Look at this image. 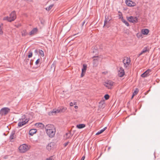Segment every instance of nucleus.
<instances>
[{
  "label": "nucleus",
  "instance_id": "nucleus-1",
  "mask_svg": "<svg viewBox=\"0 0 160 160\" xmlns=\"http://www.w3.org/2000/svg\"><path fill=\"white\" fill-rule=\"evenodd\" d=\"M29 120L25 115H22L21 118L19 119V122L18 123V126L19 127H21L26 124Z\"/></svg>",
  "mask_w": 160,
  "mask_h": 160
},
{
  "label": "nucleus",
  "instance_id": "nucleus-2",
  "mask_svg": "<svg viewBox=\"0 0 160 160\" xmlns=\"http://www.w3.org/2000/svg\"><path fill=\"white\" fill-rule=\"evenodd\" d=\"M67 109V108L65 107H61L59 108L56 109H54L52 111H50L48 113V114L50 116L53 115V114H56L61 112H64Z\"/></svg>",
  "mask_w": 160,
  "mask_h": 160
},
{
  "label": "nucleus",
  "instance_id": "nucleus-3",
  "mask_svg": "<svg viewBox=\"0 0 160 160\" xmlns=\"http://www.w3.org/2000/svg\"><path fill=\"white\" fill-rule=\"evenodd\" d=\"M29 149L28 146L25 144H23L20 146L19 149L21 152L24 153L27 151Z\"/></svg>",
  "mask_w": 160,
  "mask_h": 160
},
{
  "label": "nucleus",
  "instance_id": "nucleus-4",
  "mask_svg": "<svg viewBox=\"0 0 160 160\" xmlns=\"http://www.w3.org/2000/svg\"><path fill=\"white\" fill-rule=\"evenodd\" d=\"M122 62L124 64V68H128L129 67L131 62L130 58L128 57H124Z\"/></svg>",
  "mask_w": 160,
  "mask_h": 160
},
{
  "label": "nucleus",
  "instance_id": "nucleus-5",
  "mask_svg": "<svg viewBox=\"0 0 160 160\" xmlns=\"http://www.w3.org/2000/svg\"><path fill=\"white\" fill-rule=\"evenodd\" d=\"M114 82L109 80H107L104 84V86H105L108 89H111L113 85Z\"/></svg>",
  "mask_w": 160,
  "mask_h": 160
},
{
  "label": "nucleus",
  "instance_id": "nucleus-6",
  "mask_svg": "<svg viewBox=\"0 0 160 160\" xmlns=\"http://www.w3.org/2000/svg\"><path fill=\"white\" fill-rule=\"evenodd\" d=\"M10 109L8 108H4L0 111V114L2 116L7 114L9 112Z\"/></svg>",
  "mask_w": 160,
  "mask_h": 160
},
{
  "label": "nucleus",
  "instance_id": "nucleus-7",
  "mask_svg": "<svg viewBox=\"0 0 160 160\" xmlns=\"http://www.w3.org/2000/svg\"><path fill=\"white\" fill-rule=\"evenodd\" d=\"M56 130H52L46 132L48 136L50 138H52L54 136Z\"/></svg>",
  "mask_w": 160,
  "mask_h": 160
},
{
  "label": "nucleus",
  "instance_id": "nucleus-8",
  "mask_svg": "<svg viewBox=\"0 0 160 160\" xmlns=\"http://www.w3.org/2000/svg\"><path fill=\"white\" fill-rule=\"evenodd\" d=\"M128 20L131 22L137 23L138 22V18L136 17L130 16L128 18Z\"/></svg>",
  "mask_w": 160,
  "mask_h": 160
},
{
  "label": "nucleus",
  "instance_id": "nucleus-9",
  "mask_svg": "<svg viewBox=\"0 0 160 160\" xmlns=\"http://www.w3.org/2000/svg\"><path fill=\"white\" fill-rule=\"evenodd\" d=\"M45 129L46 132L50 131L51 130H56L55 126L51 124L47 125L45 127Z\"/></svg>",
  "mask_w": 160,
  "mask_h": 160
},
{
  "label": "nucleus",
  "instance_id": "nucleus-10",
  "mask_svg": "<svg viewBox=\"0 0 160 160\" xmlns=\"http://www.w3.org/2000/svg\"><path fill=\"white\" fill-rule=\"evenodd\" d=\"M87 68V65L86 64L83 65V67L82 69V73L81 74V77H82L84 75Z\"/></svg>",
  "mask_w": 160,
  "mask_h": 160
},
{
  "label": "nucleus",
  "instance_id": "nucleus-11",
  "mask_svg": "<svg viewBox=\"0 0 160 160\" xmlns=\"http://www.w3.org/2000/svg\"><path fill=\"white\" fill-rule=\"evenodd\" d=\"M10 18L12 21H14L16 18V15L15 11H12L10 14Z\"/></svg>",
  "mask_w": 160,
  "mask_h": 160
},
{
  "label": "nucleus",
  "instance_id": "nucleus-12",
  "mask_svg": "<svg viewBox=\"0 0 160 160\" xmlns=\"http://www.w3.org/2000/svg\"><path fill=\"white\" fill-rule=\"evenodd\" d=\"M93 63L94 66H97L98 64V56H94L93 57Z\"/></svg>",
  "mask_w": 160,
  "mask_h": 160
},
{
  "label": "nucleus",
  "instance_id": "nucleus-13",
  "mask_svg": "<svg viewBox=\"0 0 160 160\" xmlns=\"http://www.w3.org/2000/svg\"><path fill=\"white\" fill-rule=\"evenodd\" d=\"M151 72V70L150 69H148L147 71L141 75V77L142 78H145L149 75V73Z\"/></svg>",
  "mask_w": 160,
  "mask_h": 160
},
{
  "label": "nucleus",
  "instance_id": "nucleus-14",
  "mask_svg": "<svg viewBox=\"0 0 160 160\" xmlns=\"http://www.w3.org/2000/svg\"><path fill=\"white\" fill-rule=\"evenodd\" d=\"M38 29L37 28H33L29 33V35L30 36H32L37 33Z\"/></svg>",
  "mask_w": 160,
  "mask_h": 160
},
{
  "label": "nucleus",
  "instance_id": "nucleus-15",
  "mask_svg": "<svg viewBox=\"0 0 160 160\" xmlns=\"http://www.w3.org/2000/svg\"><path fill=\"white\" fill-rule=\"evenodd\" d=\"M15 131L14 130L11 133V135L9 137V139L11 142H13V139L15 138Z\"/></svg>",
  "mask_w": 160,
  "mask_h": 160
},
{
  "label": "nucleus",
  "instance_id": "nucleus-16",
  "mask_svg": "<svg viewBox=\"0 0 160 160\" xmlns=\"http://www.w3.org/2000/svg\"><path fill=\"white\" fill-rule=\"evenodd\" d=\"M125 74V72L123 69L122 67L120 68V70L119 71L118 75L120 77H122Z\"/></svg>",
  "mask_w": 160,
  "mask_h": 160
},
{
  "label": "nucleus",
  "instance_id": "nucleus-17",
  "mask_svg": "<svg viewBox=\"0 0 160 160\" xmlns=\"http://www.w3.org/2000/svg\"><path fill=\"white\" fill-rule=\"evenodd\" d=\"M53 142H51L48 144L46 147V148L48 151H50L53 148Z\"/></svg>",
  "mask_w": 160,
  "mask_h": 160
},
{
  "label": "nucleus",
  "instance_id": "nucleus-18",
  "mask_svg": "<svg viewBox=\"0 0 160 160\" xmlns=\"http://www.w3.org/2000/svg\"><path fill=\"white\" fill-rule=\"evenodd\" d=\"M37 130L36 129H31L29 132V134L31 136H32L34 134L37 132Z\"/></svg>",
  "mask_w": 160,
  "mask_h": 160
},
{
  "label": "nucleus",
  "instance_id": "nucleus-19",
  "mask_svg": "<svg viewBox=\"0 0 160 160\" xmlns=\"http://www.w3.org/2000/svg\"><path fill=\"white\" fill-rule=\"evenodd\" d=\"M126 3L127 4V5L129 6H134L133 3L131 1L129 0H126Z\"/></svg>",
  "mask_w": 160,
  "mask_h": 160
},
{
  "label": "nucleus",
  "instance_id": "nucleus-20",
  "mask_svg": "<svg viewBox=\"0 0 160 160\" xmlns=\"http://www.w3.org/2000/svg\"><path fill=\"white\" fill-rule=\"evenodd\" d=\"M21 34L22 35L23 37H25L27 36L29 34L27 32V31L26 30H23L21 31Z\"/></svg>",
  "mask_w": 160,
  "mask_h": 160
},
{
  "label": "nucleus",
  "instance_id": "nucleus-21",
  "mask_svg": "<svg viewBox=\"0 0 160 160\" xmlns=\"http://www.w3.org/2000/svg\"><path fill=\"white\" fill-rule=\"evenodd\" d=\"M35 125L37 127H39L41 128L44 127V125L42 123H36Z\"/></svg>",
  "mask_w": 160,
  "mask_h": 160
},
{
  "label": "nucleus",
  "instance_id": "nucleus-22",
  "mask_svg": "<svg viewBox=\"0 0 160 160\" xmlns=\"http://www.w3.org/2000/svg\"><path fill=\"white\" fill-rule=\"evenodd\" d=\"M142 33L144 35H147L148 34L149 31L147 29H143L142 30Z\"/></svg>",
  "mask_w": 160,
  "mask_h": 160
},
{
  "label": "nucleus",
  "instance_id": "nucleus-23",
  "mask_svg": "<svg viewBox=\"0 0 160 160\" xmlns=\"http://www.w3.org/2000/svg\"><path fill=\"white\" fill-rule=\"evenodd\" d=\"M85 127V125L84 124H78L76 127L78 129H81Z\"/></svg>",
  "mask_w": 160,
  "mask_h": 160
},
{
  "label": "nucleus",
  "instance_id": "nucleus-24",
  "mask_svg": "<svg viewBox=\"0 0 160 160\" xmlns=\"http://www.w3.org/2000/svg\"><path fill=\"white\" fill-rule=\"evenodd\" d=\"M3 24L2 23H0V35L3 34L2 31Z\"/></svg>",
  "mask_w": 160,
  "mask_h": 160
},
{
  "label": "nucleus",
  "instance_id": "nucleus-25",
  "mask_svg": "<svg viewBox=\"0 0 160 160\" xmlns=\"http://www.w3.org/2000/svg\"><path fill=\"white\" fill-rule=\"evenodd\" d=\"M149 51V49H148V48L147 47H145L143 48L142 51V52H143L144 53L147 52H148Z\"/></svg>",
  "mask_w": 160,
  "mask_h": 160
},
{
  "label": "nucleus",
  "instance_id": "nucleus-26",
  "mask_svg": "<svg viewBox=\"0 0 160 160\" xmlns=\"http://www.w3.org/2000/svg\"><path fill=\"white\" fill-rule=\"evenodd\" d=\"M122 22L125 24L127 26H129V23L127 21L125 20L124 19H123L122 20Z\"/></svg>",
  "mask_w": 160,
  "mask_h": 160
},
{
  "label": "nucleus",
  "instance_id": "nucleus-27",
  "mask_svg": "<svg viewBox=\"0 0 160 160\" xmlns=\"http://www.w3.org/2000/svg\"><path fill=\"white\" fill-rule=\"evenodd\" d=\"M53 6V4H51L50 5L49 7H47L46 8V10L48 11L50 10Z\"/></svg>",
  "mask_w": 160,
  "mask_h": 160
},
{
  "label": "nucleus",
  "instance_id": "nucleus-28",
  "mask_svg": "<svg viewBox=\"0 0 160 160\" xmlns=\"http://www.w3.org/2000/svg\"><path fill=\"white\" fill-rule=\"evenodd\" d=\"M3 20H7L8 21L11 22L12 21H11V19H10V17H5L4 18H3Z\"/></svg>",
  "mask_w": 160,
  "mask_h": 160
},
{
  "label": "nucleus",
  "instance_id": "nucleus-29",
  "mask_svg": "<svg viewBox=\"0 0 160 160\" xmlns=\"http://www.w3.org/2000/svg\"><path fill=\"white\" fill-rule=\"evenodd\" d=\"M110 19L108 20V17H107V18L106 17L105 20L104 21V26L107 24L108 22H109L110 21Z\"/></svg>",
  "mask_w": 160,
  "mask_h": 160
},
{
  "label": "nucleus",
  "instance_id": "nucleus-30",
  "mask_svg": "<svg viewBox=\"0 0 160 160\" xmlns=\"http://www.w3.org/2000/svg\"><path fill=\"white\" fill-rule=\"evenodd\" d=\"M118 12L119 13L118 14L119 17V18L121 19V20H122L123 19H124L122 17V13L120 11H118Z\"/></svg>",
  "mask_w": 160,
  "mask_h": 160
},
{
  "label": "nucleus",
  "instance_id": "nucleus-31",
  "mask_svg": "<svg viewBox=\"0 0 160 160\" xmlns=\"http://www.w3.org/2000/svg\"><path fill=\"white\" fill-rule=\"evenodd\" d=\"M39 54L41 55L42 57H43L44 56L43 52L42 50H39Z\"/></svg>",
  "mask_w": 160,
  "mask_h": 160
},
{
  "label": "nucleus",
  "instance_id": "nucleus-32",
  "mask_svg": "<svg viewBox=\"0 0 160 160\" xmlns=\"http://www.w3.org/2000/svg\"><path fill=\"white\" fill-rule=\"evenodd\" d=\"M139 92V90L138 88H136L135 90L133 93V94H134L135 95H136Z\"/></svg>",
  "mask_w": 160,
  "mask_h": 160
},
{
  "label": "nucleus",
  "instance_id": "nucleus-33",
  "mask_svg": "<svg viewBox=\"0 0 160 160\" xmlns=\"http://www.w3.org/2000/svg\"><path fill=\"white\" fill-rule=\"evenodd\" d=\"M32 52L29 51L28 52V58H30L32 56Z\"/></svg>",
  "mask_w": 160,
  "mask_h": 160
},
{
  "label": "nucleus",
  "instance_id": "nucleus-34",
  "mask_svg": "<svg viewBox=\"0 0 160 160\" xmlns=\"http://www.w3.org/2000/svg\"><path fill=\"white\" fill-rule=\"evenodd\" d=\"M106 100H108L109 98V96L108 94H106L104 97Z\"/></svg>",
  "mask_w": 160,
  "mask_h": 160
},
{
  "label": "nucleus",
  "instance_id": "nucleus-35",
  "mask_svg": "<svg viewBox=\"0 0 160 160\" xmlns=\"http://www.w3.org/2000/svg\"><path fill=\"white\" fill-rule=\"evenodd\" d=\"M103 130H102V129H101V130H100V131H99L98 132L96 133V135H99L101 133H102L103 132Z\"/></svg>",
  "mask_w": 160,
  "mask_h": 160
},
{
  "label": "nucleus",
  "instance_id": "nucleus-36",
  "mask_svg": "<svg viewBox=\"0 0 160 160\" xmlns=\"http://www.w3.org/2000/svg\"><path fill=\"white\" fill-rule=\"evenodd\" d=\"M40 61V59L39 58H38L36 61L35 64L36 65H37L39 63Z\"/></svg>",
  "mask_w": 160,
  "mask_h": 160
},
{
  "label": "nucleus",
  "instance_id": "nucleus-37",
  "mask_svg": "<svg viewBox=\"0 0 160 160\" xmlns=\"http://www.w3.org/2000/svg\"><path fill=\"white\" fill-rule=\"evenodd\" d=\"M46 160H54L52 158V157H51L49 158H47Z\"/></svg>",
  "mask_w": 160,
  "mask_h": 160
},
{
  "label": "nucleus",
  "instance_id": "nucleus-38",
  "mask_svg": "<svg viewBox=\"0 0 160 160\" xmlns=\"http://www.w3.org/2000/svg\"><path fill=\"white\" fill-rule=\"evenodd\" d=\"M85 158V156H84L82 157L81 160H84Z\"/></svg>",
  "mask_w": 160,
  "mask_h": 160
},
{
  "label": "nucleus",
  "instance_id": "nucleus-39",
  "mask_svg": "<svg viewBox=\"0 0 160 160\" xmlns=\"http://www.w3.org/2000/svg\"><path fill=\"white\" fill-rule=\"evenodd\" d=\"M68 144V142H67L66 143H65L64 144V145L65 147H66Z\"/></svg>",
  "mask_w": 160,
  "mask_h": 160
},
{
  "label": "nucleus",
  "instance_id": "nucleus-40",
  "mask_svg": "<svg viewBox=\"0 0 160 160\" xmlns=\"http://www.w3.org/2000/svg\"><path fill=\"white\" fill-rule=\"evenodd\" d=\"M144 53L143 52H142V51L141 52L139 53V54L138 55V56L139 57V56H141V55H142L143 53Z\"/></svg>",
  "mask_w": 160,
  "mask_h": 160
},
{
  "label": "nucleus",
  "instance_id": "nucleus-41",
  "mask_svg": "<svg viewBox=\"0 0 160 160\" xmlns=\"http://www.w3.org/2000/svg\"><path fill=\"white\" fill-rule=\"evenodd\" d=\"M70 105L71 106H73V103L72 102H71L70 103Z\"/></svg>",
  "mask_w": 160,
  "mask_h": 160
},
{
  "label": "nucleus",
  "instance_id": "nucleus-42",
  "mask_svg": "<svg viewBox=\"0 0 160 160\" xmlns=\"http://www.w3.org/2000/svg\"><path fill=\"white\" fill-rule=\"evenodd\" d=\"M85 21H83L82 22V26H83L84 25V24H85Z\"/></svg>",
  "mask_w": 160,
  "mask_h": 160
},
{
  "label": "nucleus",
  "instance_id": "nucleus-43",
  "mask_svg": "<svg viewBox=\"0 0 160 160\" xmlns=\"http://www.w3.org/2000/svg\"><path fill=\"white\" fill-rule=\"evenodd\" d=\"M107 128L106 127H105L103 129H102V130H103V132H104L105 130Z\"/></svg>",
  "mask_w": 160,
  "mask_h": 160
},
{
  "label": "nucleus",
  "instance_id": "nucleus-44",
  "mask_svg": "<svg viewBox=\"0 0 160 160\" xmlns=\"http://www.w3.org/2000/svg\"><path fill=\"white\" fill-rule=\"evenodd\" d=\"M66 135H69V136H68V137L70 136V133H67L66 134Z\"/></svg>",
  "mask_w": 160,
  "mask_h": 160
},
{
  "label": "nucleus",
  "instance_id": "nucleus-45",
  "mask_svg": "<svg viewBox=\"0 0 160 160\" xmlns=\"http://www.w3.org/2000/svg\"><path fill=\"white\" fill-rule=\"evenodd\" d=\"M135 95L134 94H133L131 97V99L133 98Z\"/></svg>",
  "mask_w": 160,
  "mask_h": 160
},
{
  "label": "nucleus",
  "instance_id": "nucleus-46",
  "mask_svg": "<svg viewBox=\"0 0 160 160\" xmlns=\"http://www.w3.org/2000/svg\"><path fill=\"white\" fill-rule=\"evenodd\" d=\"M30 66H31V67L32 65V62H30Z\"/></svg>",
  "mask_w": 160,
  "mask_h": 160
},
{
  "label": "nucleus",
  "instance_id": "nucleus-47",
  "mask_svg": "<svg viewBox=\"0 0 160 160\" xmlns=\"http://www.w3.org/2000/svg\"><path fill=\"white\" fill-rule=\"evenodd\" d=\"M29 61V59H27L26 60V61L27 62H28Z\"/></svg>",
  "mask_w": 160,
  "mask_h": 160
},
{
  "label": "nucleus",
  "instance_id": "nucleus-48",
  "mask_svg": "<svg viewBox=\"0 0 160 160\" xmlns=\"http://www.w3.org/2000/svg\"><path fill=\"white\" fill-rule=\"evenodd\" d=\"M51 67H52H52H54V64H52V65H51Z\"/></svg>",
  "mask_w": 160,
  "mask_h": 160
},
{
  "label": "nucleus",
  "instance_id": "nucleus-49",
  "mask_svg": "<svg viewBox=\"0 0 160 160\" xmlns=\"http://www.w3.org/2000/svg\"><path fill=\"white\" fill-rule=\"evenodd\" d=\"M74 108H75L77 109V108H78V107L77 106H75L74 107Z\"/></svg>",
  "mask_w": 160,
  "mask_h": 160
},
{
  "label": "nucleus",
  "instance_id": "nucleus-50",
  "mask_svg": "<svg viewBox=\"0 0 160 160\" xmlns=\"http://www.w3.org/2000/svg\"><path fill=\"white\" fill-rule=\"evenodd\" d=\"M35 52H37V50H36L35 51Z\"/></svg>",
  "mask_w": 160,
  "mask_h": 160
},
{
  "label": "nucleus",
  "instance_id": "nucleus-51",
  "mask_svg": "<svg viewBox=\"0 0 160 160\" xmlns=\"http://www.w3.org/2000/svg\"><path fill=\"white\" fill-rule=\"evenodd\" d=\"M150 90V89H149V90L147 92H149Z\"/></svg>",
  "mask_w": 160,
  "mask_h": 160
},
{
  "label": "nucleus",
  "instance_id": "nucleus-52",
  "mask_svg": "<svg viewBox=\"0 0 160 160\" xmlns=\"http://www.w3.org/2000/svg\"><path fill=\"white\" fill-rule=\"evenodd\" d=\"M100 49H102V48H100Z\"/></svg>",
  "mask_w": 160,
  "mask_h": 160
}]
</instances>
